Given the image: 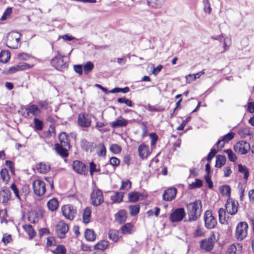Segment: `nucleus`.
<instances>
[{"label":"nucleus","instance_id":"nucleus-1","mask_svg":"<svg viewBox=\"0 0 254 254\" xmlns=\"http://www.w3.org/2000/svg\"><path fill=\"white\" fill-rule=\"evenodd\" d=\"M188 219L185 222L196 221L201 216L202 213V202L200 199L190 202L187 205Z\"/></svg>","mask_w":254,"mask_h":254},{"label":"nucleus","instance_id":"nucleus-2","mask_svg":"<svg viewBox=\"0 0 254 254\" xmlns=\"http://www.w3.org/2000/svg\"><path fill=\"white\" fill-rule=\"evenodd\" d=\"M65 57L58 52V54L52 60L51 64L57 70L64 71L68 68V64L64 60Z\"/></svg>","mask_w":254,"mask_h":254},{"label":"nucleus","instance_id":"nucleus-3","mask_svg":"<svg viewBox=\"0 0 254 254\" xmlns=\"http://www.w3.org/2000/svg\"><path fill=\"white\" fill-rule=\"evenodd\" d=\"M20 34L18 32L8 34L6 41V46L10 49H17L20 46Z\"/></svg>","mask_w":254,"mask_h":254},{"label":"nucleus","instance_id":"nucleus-4","mask_svg":"<svg viewBox=\"0 0 254 254\" xmlns=\"http://www.w3.org/2000/svg\"><path fill=\"white\" fill-rule=\"evenodd\" d=\"M90 198L91 203L95 206L101 204L104 201V198L101 190L95 188L91 193Z\"/></svg>","mask_w":254,"mask_h":254},{"label":"nucleus","instance_id":"nucleus-5","mask_svg":"<svg viewBox=\"0 0 254 254\" xmlns=\"http://www.w3.org/2000/svg\"><path fill=\"white\" fill-rule=\"evenodd\" d=\"M62 212L66 219L72 220L75 217L77 210L76 208L73 205L67 204L62 206Z\"/></svg>","mask_w":254,"mask_h":254},{"label":"nucleus","instance_id":"nucleus-6","mask_svg":"<svg viewBox=\"0 0 254 254\" xmlns=\"http://www.w3.org/2000/svg\"><path fill=\"white\" fill-rule=\"evenodd\" d=\"M248 224L245 222L238 223L236 230V237L238 240H242L247 235Z\"/></svg>","mask_w":254,"mask_h":254},{"label":"nucleus","instance_id":"nucleus-7","mask_svg":"<svg viewBox=\"0 0 254 254\" xmlns=\"http://www.w3.org/2000/svg\"><path fill=\"white\" fill-rule=\"evenodd\" d=\"M205 226L208 229L214 228L217 224V221L210 210H207L204 214Z\"/></svg>","mask_w":254,"mask_h":254},{"label":"nucleus","instance_id":"nucleus-8","mask_svg":"<svg viewBox=\"0 0 254 254\" xmlns=\"http://www.w3.org/2000/svg\"><path fill=\"white\" fill-rule=\"evenodd\" d=\"M34 193L37 196H42L46 192L45 183L40 180H36L32 183Z\"/></svg>","mask_w":254,"mask_h":254},{"label":"nucleus","instance_id":"nucleus-9","mask_svg":"<svg viewBox=\"0 0 254 254\" xmlns=\"http://www.w3.org/2000/svg\"><path fill=\"white\" fill-rule=\"evenodd\" d=\"M186 216V212L184 208H178L175 209L169 217L170 220L173 222H178L182 221Z\"/></svg>","mask_w":254,"mask_h":254},{"label":"nucleus","instance_id":"nucleus-10","mask_svg":"<svg viewBox=\"0 0 254 254\" xmlns=\"http://www.w3.org/2000/svg\"><path fill=\"white\" fill-rule=\"evenodd\" d=\"M234 149L241 154H246L250 149V144L246 141H240L234 145Z\"/></svg>","mask_w":254,"mask_h":254},{"label":"nucleus","instance_id":"nucleus-11","mask_svg":"<svg viewBox=\"0 0 254 254\" xmlns=\"http://www.w3.org/2000/svg\"><path fill=\"white\" fill-rule=\"evenodd\" d=\"M215 238L214 235H212L208 239H203L200 242V248L206 252H210L213 250Z\"/></svg>","mask_w":254,"mask_h":254},{"label":"nucleus","instance_id":"nucleus-12","mask_svg":"<svg viewBox=\"0 0 254 254\" xmlns=\"http://www.w3.org/2000/svg\"><path fill=\"white\" fill-rule=\"evenodd\" d=\"M238 205L239 204L237 201H235L232 198L229 197L226 201L225 208L229 214L231 215H234L238 211Z\"/></svg>","mask_w":254,"mask_h":254},{"label":"nucleus","instance_id":"nucleus-13","mask_svg":"<svg viewBox=\"0 0 254 254\" xmlns=\"http://www.w3.org/2000/svg\"><path fill=\"white\" fill-rule=\"evenodd\" d=\"M128 202L131 203H135L140 198L141 199L143 200L145 199L147 195L144 192H138V191H131L128 194Z\"/></svg>","mask_w":254,"mask_h":254},{"label":"nucleus","instance_id":"nucleus-14","mask_svg":"<svg viewBox=\"0 0 254 254\" xmlns=\"http://www.w3.org/2000/svg\"><path fill=\"white\" fill-rule=\"evenodd\" d=\"M77 122L80 127H88L91 125V117L89 115L85 113L79 114L78 116Z\"/></svg>","mask_w":254,"mask_h":254},{"label":"nucleus","instance_id":"nucleus-15","mask_svg":"<svg viewBox=\"0 0 254 254\" xmlns=\"http://www.w3.org/2000/svg\"><path fill=\"white\" fill-rule=\"evenodd\" d=\"M177 190L174 187H170L165 190L162 195V198L164 201H171L173 200L176 196Z\"/></svg>","mask_w":254,"mask_h":254},{"label":"nucleus","instance_id":"nucleus-16","mask_svg":"<svg viewBox=\"0 0 254 254\" xmlns=\"http://www.w3.org/2000/svg\"><path fill=\"white\" fill-rule=\"evenodd\" d=\"M68 230V225L63 222H61L57 225L56 233L60 238H64Z\"/></svg>","mask_w":254,"mask_h":254},{"label":"nucleus","instance_id":"nucleus-17","mask_svg":"<svg viewBox=\"0 0 254 254\" xmlns=\"http://www.w3.org/2000/svg\"><path fill=\"white\" fill-rule=\"evenodd\" d=\"M72 166L73 170L78 174H85L86 172V165L80 161H74L72 163Z\"/></svg>","mask_w":254,"mask_h":254},{"label":"nucleus","instance_id":"nucleus-18","mask_svg":"<svg viewBox=\"0 0 254 254\" xmlns=\"http://www.w3.org/2000/svg\"><path fill=\"white\" fill-rule=\"evenodd\" d=\"M70 148V145H64L56 143L55 149L57 153L62 157H67L68 156V150Z\"/></svg>","mask_w":254,"mask_h":254},{"label":"nucleus","instance_id":"nucleus-19","mask_svg":"<svg viewBox=\"0 0 254 254\" xmlns=\"http://www.w3.org/2000/svg\"><path fill=\"white\" fill-rule=\"evenodd\" d=\"M138 152L140 158L142 159L147 158L150 153L149 146L144 144H141L138 146Z\"/></svg>","mask_w":254,"mask_h":254},{"label":"nucleus","instance_id":"nucleus-20","mask_svg":"<svg viewBox=\"0 0 254 254\" xmlns=\"http://www.w3.org/2000/svg\"><path fill=\"white\" fill-rule=\"evenodd\" d=\"M25 110L28 116L30 114L34 116H38L41 113L40 109L37 105L35 104L30 105Z\"/></svg>","mask_w":254,"mask_h":254},{"label":"nucleus","instance_id":"nucleus-21","mask_svg":"<svg viewBox=\"0 0 254 254\" xmlns=\"http://www.w3.org/2000/svg\"><path fill=\"white\" fill-rule=\"evenodd\" d=\"M50 165L49 163L40 162L36 165V169L40 174H46L50 170Z\"/></svg>","mask_w":254,"mask_h":254},{"label":"nucleus","instance_id":"nucleus-22","mask_svg":"<svg viewBox=\"0 0 254 254\" xmlns=\"http://www.w3.org/2000/svg\"><path fill=\"white\" fill-rule=\"evenodd\" d=\"M11 195L10 191L8 189H5L0 191V203L7 202Z\"/></svg>","mask_w":254,"mask_h":254},{"label":"nucleus","instance_id":"nucleus-23","mask_svg":"<svg viewBox=\"0 0 254 254\" xmlns=\"http://www.w3.org/2000/svg\"><path fill=\"white\" fill-rule=\"evenodd\" d=\"M127 217L126 212L124 210H120L115 215L116 221L120 224L124 223L127 219Z\"/></svg>","mask_w":254,"mask_h":254},{"label":"nucleus","instance_id":"nucleus-24","mask_svg":"<svg viewBox=\"0 0 254 254\" xmlns=\"http://www.w3.org/2000/svg\"><path fill=\"white\" fill-rule=\"evenodd\" d=\"M109 238L113 242H118L121 236L120 235V232L116 229H110L108 232Z\"/></svg>","mask_w":254,"mask_h":254},{"label":"nucleus","instance_id":"nucleus-25","mask_svg":"<svg viewBox=\"0 0 254 254\" xmlns=\"http://www.w3.org/2000/svg\"><path fill=\"white\" fill-rule=\"evenodd\" d=\"M91 210L90 207H86L83 210L82 221L85 224H88L91 220Z\"/></svg>","mask_w":254,"mask_h":254},{"label":"nucleus","instance_id":"nucleus-26","mask_svg":"<svg viewBox=\"0 0 254 254\" xmlns=\"http://www.w3.org/2000/svg\"><path fill=\"white\" fill-rule=\"evenodd\" d=\"M81 146L86 151L90 152H92L94 147L93 142H89L85 139L81 141Z\"/></svg>","mask_w":254,"mask_h":254},{"label":"nucleus","instance_id":"nucleus-27","mask_svg":"<svg viewBox=\"0 0 254 254\" xmlns=\"http://www.w3.org/2000/svg\"><path fill=\"white\" fill-rule=\"evenodd\" d=\"M47 206L51 211L56 210L59 206V201L57 199L53 198L49 200L47 202Z\"/></svg>","mask_w":254,"mask_h":254},{"label":"nucleus","instance_id":"nucleus-28","mask_svg":"<svg viewBox=\"0 0 254 254\" xmlns=\"http://www.w3.org/2000/svg\"><path fill=\"white\" fill-rule=\"evenodd\" d=\"M128 124L127 120L124 119H117L111 124V127L113 128H118L120 127H126Z\"/></svg>","mask_w":254,"mask_h":254},{"label":"nucleus","instance_id":"nucleus-29","mask_svg":"<svg viewBox=\"0 0 254 254\" xmlns=\"http://www.w3.org/2000/svg\"><path fill=\"white\" fill-rule=\"evenodd\" d=\"M148 5L154 8H159L163 3V0H147Z\"/></svg>","mask_w":254,"mask_h":254},{"label":"nucleus","instance_id":"nucleus-30","mask_svg":"<svg viewBox=\"0 0 254 254\" xmlns=\"http://www.w3.org/2000/svg\"><path fill=\"white\" fill-rule=\"evenodd\" d=\"M226 158L223 155H218L216 159L215 167L217 168H221L226 163Z\"/></svg>","mask_w":254,"mask_h":254},{"label":"nucleus","instance_id":"nucleus-31","mask_svg":"<svg viewBox=\"0 0 254 254\" xmlns=\"http://www.w3.org/2000/svg\"><path fill=\"white\" fill-rule=\"evenodd\" d=\"M59 139L60 142L59 144L70 145L68 136L65 132L61 133L59 135Z\"/></svg>","mask_w":254,"mask_h":254},{"label":"nucleus","instance_id":"nucleus-32","mask_svg":"<svg viewBox=\"0 0 254 254\" xmlns=\"http://www.w3.org/2000/svg\"><path fill=\"white\" fill-rule=\"evenodd\" d=\"M10 58V53L6 51H1L0 53V63H6Z\"/></svg>","mask_w":254,"mask_h":254},{"label":"nucleus","instance_id":"nucleus-33","mask_svg":"<svg viewBox=\"0 0 254 254\" xmlns=\"http://www.w3.org/2000/svg\"><path fill=\"white\" fill-rule=\"evenodd\" d=\"M133 226L128 223L124 225L121 228V231L123 234H130L132 233Z\"/></svg>","mask_w":254,"mask_h":254},{"label":"nucleus","instance_id":"nucleus-34","mask_svg":"<svg viewBox=\"0 0 254 254\" xmlns=\"http://www.w3.org/2000/svg\"><path fill=\"white\" fill-rule=\"evenodd\" d=\"M124 197V193L116 191L114 194L111 196V199L114 202L119 203L123 201Z\"/></svg>","mask_w":254,"mask_h":254},{"label":"nucleus","instance_id":"nucleus-35","mask_svg":"<svg viewBox=\"0 0 254 254\" xmlns=\"http://www.w3.org/2000/svg\"><path fill=\"white\" fill-rule=\"evenodd\" d=\"M238 167L239 172L244 175V178L247 180L249 176V169L246 166L242 164H239Z\"/></svg>","mask_w":254,"mask_h":254},{"label":"nucleus","instance_id":"nucleus-36","mask_svg":"<svg viewBox=\"0 0 254 254\" xmlns=\"http://www.w3.org/2000/svg\"><path fill=\"white\" fill-rule=\"evenodd\" d=\"M23 229L26 231L30 239L33 238L36 235L33 227L30 225H24L23 226Z\"/></svg>","mask_w":254,"mask_h":254},{"label":"nucleus","instance_id":"nucleus-37","mask_svg":"<svg viewBox=\"0 0 254 254\" xmlns=\"http://www.w3.org/2000/svg\"><path fill=\"white\" fill-rule=\"evenodd\" d=\"M85 237L87 241H93L96 239V234L93 230L87 229L85 232Z\"/></svg>","mask_w":254,"mask_h":254},{"label":"nucleus","instance_id":"nucleus-38","mask_svg":"<svg viewBox=\"0 0 254 254\" xmlns=\"http://www.w3.org/2000/svg\"><path fill=\"white\" fill-rule=\"evenodd\" d=\"M0 176L1 179L5 183H7L10 179L8 170L6 168L1 169L0 172Z\"/></svg>","mask_w":254,"mask_h":254},{"label":"nucleus","instance_id":"nucleus-39","mask_svg":"<svg viewBox=\"0 0 254 254\" xmlns=\"http://www.w3.org/2000/svg\"><path fill=\"white\" fill-rule=\"evenodd\" d=\"M97 155L100 157H105L106 155V147L103 143H100L98 145Z\"/></svg>","mask_w":254,"mask_h":254},{"label":"nucleus","instance_id":"nucleus-40","mask_svg":"<svg viewBox=\"0 0 254 254\" xmlns=\"http://www.w3.org/2000/svg\"><path fill=\"white\" fill-rule=\"evenodd\" d=\"M130 214L132 216H135L137 215L140 209V206L138 204L130 205L128 207Z\"/></svg>","mask_w":254,"mask_h":254},{"label":"nucleus","instance_id":"nucleus-41","mask_svg":"<svg viewBox=\"0 0 254 254\" xmlns=\"http://www.w3.org/2000/svg\"><path fill=\"white\" fill-rule=\"evenodd\" d=\"M203 74H204L203 71H200L194 74H190L186 76V78L188 82H190L198 78L200 76Z\"/></svg>","mask_w":254,"mask_h":254},{"label":"nucleus","instance_id":"nucleus-42","mask_svg":"<svg viewBox=\"0 0 254 254\" xmlns=\"http://www.w3.org/2000/svg\"><path fill=\"white\" fill-rule=\"evenodd\" d=\"M202 186V181L199 179H195V182H192L191 184H189V189L192 190L196 188H199Z\"/></svg>","mask_w":254,"mask_h":254},{"label":"nucleus","instance_id":"nucleus-43","mask_svg":"<svg viewBox=\"0 0 254 254\" xmlns=\"http://www.w3.org/2000/svg\"><path fill=\"white\" fill-rule=\"evenodd\" d=\"M83 67L84 74H87L89 72L92 70L94 67V65L91 62H88L84 65Z\"/></svg>","mask_w":254,"mask_h":254},{"label":"nucleus","instance_id":"nucleus-44","mask_svg":"<svg viewBox=\"0 0 254 254\" xmlns=\"http://www.w3.org/2000/svg\"><path fill=\"white\" fill-rule=\"evenodd\" d=\"M220 191L223 195L228 196L230 197L231 189L229 186L225 185L220 188Z\"/></svg>","mask_w":254,"mask_h":254},{"label":"nucleus","instance_id":"nucleus-45","mask_svg":"<svg viewBox=\"0 0 254 254\" xmlns=\"http://www.w3.org/2000/svg\"><path fill=\"white\" fill-rule=\"evenodd\" d=\"M34 129L35 130H41L43 128V122L37 118L34 119Z\"/></svg>","mask_w":254,"mask_h":254},{"label":"nucleus","instance_id":"nucleus-46","mask_svg":"<svg viewBox=\"0 0 254 254\" xmlns=\"http://www.w3.org/2000/svg\"><path fill=\"white\" fill-rule=\"evenodd\" d=\"M224 152L228 155L229 160L231 162H235L237 159L235 154L230 149L224 150Z\"/></svg>","mask_w":254,"mask_h":254},{"label":"nucleus","instance_id":"nucleus-47","mask_svg":"<svg viewBox=\"0 0 254 254\" xmlns=\"http://www.w3.org/2000/svg\"><path fill=\"white\" fill-rule=\"evenodd\" d=\"M242 246L240 244H237V246L234 244H232L229 246L228 249V253L229 254H236L237 249L238 248L240 250Z\"/></svg>","mask_w":254,"mask_h":254},{"label":"nucleus","instance_id":"nucleus-48","mask_svg":"<svg viewBox=\"0 0 254 254\" xmlns=\"http://www.w3.org/2000/svg\"><path fill=\"white\" fill-rule=\"evenodd\" d=\"M110 150L114 154H118L121 152L122 147L117 144H113L110 146Z\"/></svg>","mask_w":254,"mask_h":254},{"label":"nucleus","instance_id":"nucleus-49","mask_svg":"<svg viewBox=\"0 0 254 254\" xmlns=\"http://www.w3.org/2000/svg\"><path fill=\"white\" fill-rule=\"evenodd\" d=\"M108 245L107 242L101 241L94 246V248L99 250H103L108 247Z\"/></svg>","mask_w":254,"mask_h":254},{"label":"nucleus","instance_id":"nucleus-50","mask_svg":"<svg viewBox=\"0 0 254 254\" xmlns=\"http://www.w3.org/2000/svg\"><path fill=\"white\" fill-rule=\"evenodd\" d=\"M131 182L129 180H127L126 181H123L122 182L120 190H128L131 189Z\"/></svg>","mask_w":254,"mask_h":254},{"label":"nucleus","instance_id":"nucleus-51","mask_svg":"<svg viewBox=\"0 0 254 254\" xmlns=\"http://www.w3.org/2000/svg\"><path fill=\"white\" fill-rule=\"evenodd\" d=\"M147 110L150 112H161L164 111V108L162 107H157L148 104L147 106Z\"/></svg>","mask_w":254,"mask_h":254},{"label":"nucleus","instance_id":"nucleus-52","mask_svg":"<svg viewBox=\"0 0 254 254\" xmlns=\"http://www.w3.org/2000/svg\"><path fill=\"white\" fill-rule=\"evenodd\" d=\"M129 91V88L128 87H126L123 88L116 87L113 89L112 90L110 91V93H120L123 92L124 93H127Z\"/></svg>","mask_w":254,"mask_h":254},{"label":"nucleus","instance_id":"nucleus-53","mask_svg":"<svg viewBox=\"0 0 254 254\" xmlns=\"http://www.w3.org/2000/svg\"><path fill=\"white\" fill-rule=\"evenodd\" d=\"M66 249L62 245H59L57 247L56 249L53 251L55 254H65Z\"/></svg>","mask_w":254,"mask_h":254},{"label":"nucleus","instance_id":"nucleus-54","mask_svg":"<svg viewBox=\"0 0 254 254\" xmlns=\"http://www.w3.org/2000/svg\"><path fill=\"white\" fill-rule=\"evenodd\" d=\"M203 3L204 5L203 9L205 13H210L211 11L210 3L208 0H203Z\"/></svg>","mask_w":254,"mask_h":254},{"label":"nucleus","instance_id":"nucleus-55","mask_svg":"<svg viewBox=\"0 0 254 254\" xmlns=\"http://www.w3.org/2000/svg\"><path fill=\"white\" fill-rule=\"evenodd\" d=\"M11 189L13 190L15 196L19 199L21 200V196H22V194L21 193L19 194V190L16 187V186L15 184L13 183L11 184L10 186Z\"/></svg>","mask_w":254,"mask_h":254},{"label":"nucleus","instance_id":"nucleus-56","mask_svg":"<svg viewBox=\"0 0 254 254\" xmlns=\"http://www.w3.org/2000/svg\"><path fill=\"white\" fill-rule=\"evenodd\" d=\"M100 171V168H97L96 165L93 162H91L90 163V174L91 175H93L95 172H99Z\"/></svg>","mask_w":254,"mask_h":254},{"label":"nucleus","instance_id":"nucleus-57","mask_svg":"<svg viewBox=\"0 0 254 254\" xmlns=\"http://www.w3.org/2000/svg\"><path fill=\"white\" fill-rule=\"evenodd\" d=\"M33 66V65H30L25 63H19L17 64V67L20 69V70H25L31 68Z\"/></svg>","mask_w":254,"mask_h":254},{"label":"nucleus","instance_id":"nucleus-58","mask_svg":"<svg viewBox=\"0 0 254 254\" xmlns=\"http://www.w3.org/2000/svg\"><path fill=\"white\" fill-rule=\"evenodd\" d=\"M234 136L235 133L232 132H229L223 136L222 140L224 143L228 142L234 137Z\"/></svg>","mask_w":254,"mask_h":254},{"label":"nucleus","instance_id":"nucleus-59","mask_svg":"<svg viewBox=\"0 0 254 254\" xmlns=\"http://www.w3.org/2000/svg\"><path fill=\"white\" fill-rule=\"evenodd\" d=\"M117 101L120 103L126 104L128 107H132L133 106L132 101L126 98H119Z\"/></svg>","mask_w":254,"mask_h":254},{"label":"nucleus","instance_id":"nucleus-60","mask_svg":"<svg viewBox=\"0 0 254 254\" xmlns=\"http://www.w3.org/2000/svg\"><path fill=\"white\" fill-rule=\"evenodd\" d=\"M219 218L220 222L222 224H224L225 222V219L224 215L225 214V211L223 208L219 209L218 211Z\"/></svg>","mask_w":254,"mask_h":254},{"label":"nucleus","instance_id":"nucleus-61","mask_svg":"<svg viewBox=\"0 0 254 254\" xmlns=\"http://www.w3.org/2000/svg\"><path fill=\"white\" fill-rule=\"evenodd\" d=\"M149 135L151 139L150 144L151 146H154L158 140V136L155 133H151Z\"/></svg>","mask_w":254,"mask_h":254},{"label":"nucleus","instance_id":"nucleus-62","mask_svg":"<svg viewBox=\"0 0 254 254\" xmlns=\"http://www.w3.org/2000/svg\"><path fill=\"white\" fill-rule=\"evenodd\" d=\"M73 69L75 72L78 73L79 75H82L83 73V67L81 64H75L73 65Z\"/></svg>","mask_w":254,"mask_h":254},{"label":"nucleus","instance_id":"nucleus-63","mask_svg":"<svg viewBox=\"0 0 254 254\" xmlns=\"http://www.w3.org/2000/svg\"><path fill=\"white\" fill-rule=\"evenodd\" d=\"M190 119V117H187L185 120H184L182 124L177 127V130H183L184 127L186 126L187 124L189 122Z\"/></svg>","mask_w":254,"mask_h":254},{"label":"nucleus","instance_id":"nucleus-64","mask_svg":"<svg viewBox=\"0 0 254 254\" xmlns=\"http://www.w3.org/2000/svg\"><path fill=\"white\" fill-rule=\"evenodd\" d=\"M120 163V160L116 157H112L110 159V163L113 166H118Z\"/></svg>","mask_w":254,"mask_h":254}]
</instances>
